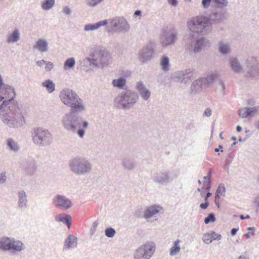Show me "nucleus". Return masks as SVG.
Listing matches in <instances>:
<instances>
[{
    "label": "nucleus",
    "mask_w": 259,
    "mask_h": 259,
    "mask_svg": "<svg viewBox=\"0 0 259 259\" xmlns=\"http://www.w3.org/2000/svg\"><path fill=\"white\" fill-rule=\"evenodd\" d=\"M154 48V42L150 41L140 50L139 59L142 63H146L152 59L155 53Z\"/></svg>",
    "instance_id": "f8f14e48"
},
{
    "label": "nucleus",
    "mask_w": 259,
    "mask_h": 259,
    "mask_svg": "<svg viewBox=\"0 0 259 259\" xmlns=\"http://www.w3.org/2000/svg\"><path fill=\"white\" fill-rule=\"evenodd\" d=\"M211 115V110L210 108H206L204 113L203 116H205L207 117H210Z\"/></svg>",
    "instance_id": "338daca9"
},
{
    "label": "nucleus",
    "mask_w": 259,
    "mask_h": 259,
    "mask_svg": "<svg viewBox=\"0 0 259 259\" xmlns=\"http://www.w3.org/2000/svg\"><path fill=\"white\" fill-rule=\"evenodd\" d=\"M7 149L11 152L16 153L20 149V147L17 142L12 138H9L7 142Z\"/></svg>",
    "instance_id": "bb28decb"
},
{
    "label": "nucleus",
    "mask_w": 259,
    "mask_h": 259,
    "mask_svg": "<svg viewBox=\"0 0 259 259\" xmlns=\"http://www.w3.org/2000/svg\"><path fill=\"white\" fill-rule=\"evenodd\" d=\"M108 24V20H104L103 21H99L94 24H88L84 27V30L85 31H92L97 30L100 28L101 26H105Z\"/></svg>",
    "instance_id": "a878e982"
},
{
    "label": "nucleus",
    "mask_w": 259,
    "mask_h": 259,
    "mask_svg": "<svg viewBox=\"0 0 259 259\" xmlns=\"http://www.w3.org/2000/svg\"><path fill=\"white\" fill-rule=\"evenodd\" d=\"M33 48L37 50L41 53L46 52L49 50L48 42L45 39H38L35 45H34Z\"/></svg>",
    "instance_id": "393cba45"
},
{
    "label": "nucleus",
    "mask_w": 259,
    "mask_h": 259,
    "mask_svg": "<svg viewBox=\"0 0 259 259\" xmlns=\"http://www.w3.org/2000/svg\"><path fill=\"white\" fill-rule=\"evenodd\" d=\"M59 97L61 102L66 106L70 107L71 110L84 109L82 100L74 91L69 88L62 90L60 93Z\"/></svg>",
    "instance_id": "20e7f679"
},
{
    "label": "nucleus",
    "mask_w": 259,
    "mask_h": 259,
    "mask_svg": "<svg viewBox=\"0 0 259 259\" xmlns=\"http://www.w3.org/2000/svg\"><path fill=\"white\" fill-rule=\"evenodd\" d=\"M181 250L179 244H174V245L170 249L169 254L171 256H175L179 253Z\"/></svg>",
    "instance_id": "a19ab883"
},
{
    "label": "nucleus",
    "mask_w": 259,
    "mask_h": 259,
    "mask_svg": "<svg viewBox=\"0 0 259 259\" xmlns=\"http://www.w3.org/2000/svg\"><path fill=\"white\" fill-rule=\"evenodd\" d=\"M245 63L248 68L246 76L247 77H255V70L258 66V61L256 58L253 56L248 57L246 60Z\"/></svg>",
    "instance_id": "dca6fc26"
},
{
    "label": "nucleus",
    "mask_w": 259,
    "mask_h": 259,
    "mask_svg": "<svg viewBox=\"0 0 259 259\" xmlns=\"http://www.w3.org/2000/svg\"><path fill=\"white\" fill-rule=\"evenodd\" d=\"M53 204L56 208L65 210L69 209L72 206L70 199L65 195L57 194L53 198Z\"/></svg>",
    "instance_id": "ddd939ff"
},
{
    "label": "nucleus",
    "mask_w": 259,
    "mask_h": 259,
    "mask_svg": "<svg viewBox=\"0 0 259 259\" xmlns=\"http://www.w3.org/2000/svg\"><path fill=\"white\" fill-rule=\"evenodd\" d=\"M69 165L71 170L78 176L87 175L92 170V163L85 158H73L69 161Z\"/></svg>",
    "instance_id": "0eeeda50"
},
{
    "label": "nucleus",
    "mask_w": 259,
    "mask_h": 259,
    "mask_svg": "<svg viewBox=\"0 0 259 259\" xmlns=\"http://www.w3.org/2000/svg\"><path fill=\"white\" fill-rule=\"evenodd\" d=\"M7 172L5 171H3L0 173V184H3L6 183L7 181Z\"/></svg>",
    "instance_id": "864d4df0"
},
{
    "label": "nucleus",
    "mask_w": 259,
    "mask_h": 259,
    "mask_svg": "<svg viewBox=\"0 0 259 259\" xmlns=\"http://www.w3.org/2000/svg\"><path fill=\"white\" fill-rule=\"evenodd\" d=\"M122 165L123 167L127 170H132L136 166V163L133 159L127 157L122 159Z\"/></svg>",
    "instance_id": "cd10ccee"
},
{
    "label": "nucleus",
    "mask_w": 259,
    "mask_h": 259,
    "mask_svg": "<svg viewBox=\"0 0 259 259\" xmlns=\"http://www.w3.org/2000/svg\"><path fill=\"white\" fill-rule=\"evenodd\" d=\"M87 5L91 7H95L104 0H85Z\"/></svg>",
    "instance_id": "49530a36"
},
{
    "label": "nucleus",
    "mask_w": 259,
    "mask_h": 259,
    "mask_svg": "<svg viewBox=\"0 0 259 259\" xmlns=\"http://www.w3.org/2000/svg\"><path fill=\"white\" fill-rule=\"evenodd\" d=\"M217 80H218V81H219L218 83L221 87L222 91L224 93L225 90V84L223 80H222L221 79H220L219 77Z\"/></svg>",
    "instance_id": "69168bd1"
},
{
    "label": "nucleus",
    "mask_w": 259,
    "mask_h": 259,
    "mask_svg": "<svg viewBox=\"0 0 259 259\" xmlns=\"http://www.w3.org/2000/svg\"><path fill=\"white\" fill-rule=\"evenodd\" d=\"M211 2H212V0H202V4L204 8H206L209 7Z\"/></svg>",
    "instance_id": "0e129e2a"
},
{
    "label": "nucleus",
    "mask_w": 259,
    "mask_h": 259,
    "mask_svg": "<svg viewBox=\"0 0 259 259\" xmlns=\"http://www.w3.org/2000/svg\"><path fill=\"white\" fill-rule=\"evenodd\" d=\"M209 20L202 16L197 17L188 23L190 32L185 36V47L189 52L199 53L210 46V44L208 39L205 37L197 38L199 35L205 34L209 32Z\"/></svg>",
    "instance_id": "f257e3e1"
},
{
    "label": "nucleus",
    "mask_w": 259,
    "mask_h": 259,
    "mask_svg": "<svg viewBox=\"0 0 259 259\" xmlns=\"http://www.w3.org/2000/svg\"><path fill=\"white\" fill-rule=\"evenodd\" d=\"M116 231L112 228H107L105 231V235L108 238H112L115 235Z\"/></svg>",
    "instance_id": "a18cd8bd"
},
{
    "label": "nucleus",
    "mask_w": 259,
    "mask_h": 259,
    "mask_svg": "<svg viewBox=\"0 0 259 259\" xmlns=\"http://www.w3.org/2000/svg\"><path fill=\"white\" fill-rule=\"evenodd\" d=\"M0 117L11 128H18L25 123L24 118L17 102L6 100L0 94Z\"/></svg>",
    "instance_id": "f03ea898"
},
{
    "label": "nucleus",
    "mask_w": 259,
    "mask_h": 259,
    "mask_svg": "<svg viewBox=\"0 0 259 259\" xmlns=\"http://www.w3.org/2000/svg\"><path fill=\"white\" fill-rule=\"evenodd\" d=\"M211 237L212 238V241L213 240H220L222 238V236L220 234L216 233L215 232H212L210 233Z\"/></svg>",
    "instance_id": "bf43d9fd"
},
{
    "label": "nucleus",
    "mask_w": 259,
    "mask_h": 259,
    "mask_svg": "<svg viewBox=\"0 0 259 259\" xmlns=\"http://www.w3.org/2000/svg\"><path fill=\"white\" fill-rule=\"evenodd\" d=\"M162 208L159 205H154L148 207L144 212V218L147 220L159 213Z\"/></svg>",
    "instance_id": "412c9836"
},
{
    "label": "nucleus",
    "mask_w": 259,
    "mask_h": 259,
    "mask_svg": "<svg viewBox=\"0 0 259 259\" xmlns=\"http://www.w3.org/2000/svg\"><path fill=\"white\" fill-rule=\"evenodd\" d=\"M65 220L63 221V223L66 224L67 227L69 229L71 225V217L69 214H65Z\"/></svg>",
    "instance_id": "8fccbe9b"
},
{
    "label": "nucleus",
    "mask_w": 259,
    "mask_h": 259,
    "mask_svg": "<svg viewBox=\"0 0 259 259\" xmlns=\"http://www.w3.org/2000/svg\"><path fill=\"white\" fill-rule=\"evenodd\" d=\"M55 4V0H44L41 4V8L45 11L51 10Z\"/></svg>",
    "instance_id": "72a5a7b5"
},
{
    "label": "nucleus",
    "mask_w": 259,
    "mask_h": 259,
    "mask_svg": "<svg viewBox=\"0 0 259 259\" xmlns=\"http://www.w3.org/2000/svg\"><path fill=\"white\" fill-rule=\"evenodd\" d=\"M88 60L89 61L90 65L91 66L93 67H99L101 66L98 58L96 55H95V58H89Z\"/></svg>",
    "instance_id": "37998d69"
},
{
    "label": "nucleus",
    "mask_w": 259,
    "mask_h": 259,
    "mask_svg": "<svg viewBox=\"0 0 259 259\" xmlns=\"http://www.w3.org/2000/svg\"><path fill=\"white\" fill-rule=\"evenodd\" d=\"M75 64V60L74 58H70L66 60L64 65V69H68L73 68Z\"/></svg>",
    "instance_id": "4c0bfd02"
},
{
    "label": "nucleus",
    "mask_w": 259,
    "mask_h": 259,
    "mask_svg": "<svg viewBox=\"0 0 259 259\" xmlns=\"http://www.w3.org/2000/svg\"><path fill=\"white\" fill-rule=\"evenodd\" d=\"M211 189V181H206L203 182V187L202 189H204L205 191H209Z\"/></svg>",
    "instance_id": "13d9d810"
},
{
    "label": "nucleus",
    "mask_w": 259,
    "mask_h": 259,
    "mask_svg": "<svg viewBox=\"0 0 259 259\" xmlns=\"http://www.w3.org/2000/svg\"><path fill=\"white\" fill-rule=\"evenodd\" d=\"M20 32L18 29H15L10 35L8 36L7 42L15 43L20 39Z\"/></svg>",
    "instance_id": "7c9ffc66"
},
{
    "label": "nucleus",
    "mask_w": 259,
    "mask_h": 259,
    "mask_svg": "<svg viewBox=\"0 0 259 259\" xmlns=\"http://www.w3.org/2000/svg\"><path fill=\"white\" fill-rule=\"evenodd\" d=\"M77 244H65L63 250H67L76 247Z\"/></svg>",
    "instance_id": "052dcab7"
},
{
    "label": "nucleus",
    "mask_w": 259,
    "mask_h": 259,
    "mask_svg": "<svg viewBox=\"0 0 259 259\" xmlns=\"http://www.w3.org/2000/svg\"><path fill=\"white\" fill-rule=\"evenodd\" d=\"M54 67V64L51 62L46 63L45 69L47 71H50Z\"/></svg>",
    "instance_id": "e2e57ef3"
},
{
    "label": "nucleus",
    "mask_w": 259,
    "mask_h": 259,
    "mask_svg": "<svg viewBox=\"0 0 259 259\" xmlns=\"http://www.w3.org/2000/svg\"><path fill=\"white\" fill-rule=\"evenodd\" d=\"M18 207L19 208H25L28 206L27 196L24 190L18 192Z\"/></svg>",
    "instance_id": "5701e85b"
},
{
    "label": "nucleus",
    "mask_w": 259,
    "mask_h": 259,
    "mask_svg": "<svg viewBox=\"0 0 259 259\" xmlns=\"http://www.w3.org/2000/svg\"><path fill=\"white\" fill-rule=\"evenodd\" d=\"M82 111L71 110V111L66 113L62 119L64 128L68 131L76 133L80 138L84 137L85 129L89 126V122L83 120L77 113Z\"/></svg>",
    "instance_id": "7ed1b4c3"
},
{
    "label": "nucleus",
    "mask_w": 259,
    "mask_h": 259,
    "mask_svg": "<svg viewBox=\"0 0 259 259\" xmlns=\"http://www.w3.org/2000/svg\"><path fill=\"white\" fill-rule=\"evenodd\" d=\"M99 225L98 221H95L92 225V227L90 229V234L91 235H93L96 231L97 228Z\"/></svg>",
    "instance_id": "6e6d98bb"
},
{
    "label": "nucleus",
    "mask_w": 259,
    "mask_h": 259,
    "mask_svg": "<svg viewBox=\"0 0 259 259\" xmlns=\"http://www.w3.org/2000/svg\"><path fill=\"white\" fill-rule=\"evenodd\" d=\"M65 214L66 213L63 214H57L55 218V220L57 222H63L64 220H65Z\"/></svg>",
    "instance_id": "4d7b16f0"
},
{
    "label": "nucleus",
    "mask_w": 259,
    "mask_h": 259,
    "mask_svg": "<svg viewBox=\"0 0 259 259\" xmlns=\"http://www.w3.org/2000/svg\"><path fill=\"white\" fill-rule=\"evenodd\" d=\"M22 165L25 173L28 175L32 176L37 170V162L34 158L28 157L26 159L22 162Z\"/></svg>",
    "instance_id": "2eb2a0df"
},
{
    "label": "nucleus",
    "mask_w": 259,
    "mask_h": 259,
    "mask_svg": "<svg viewBox=\"0 0 259 259\" xmlns=\"http://www.w3.org/2000/svg\"><path fill=\"white\" fill-rule=\"evenodd\" d=\"M101 67L108 65L111 59L109 53L106 50H100L96 53Z\"/></svg>",
    "instance_id": "aec40b11"
},
{
    "label": "nucleus",
    "mask_w": 259,
    "mask_h": 259,
    "mask_svg": "<svg viewBox=\"0 0 259 259\" xmlns=\"http://www.w3.org/2000/svg\"><path fill=\"white\" fill-rule=\"evenodd\" d=\"M203 88V87L200 79H196L194 80L191 84L190 89L191 94H195L199 93Z\"/></svg>",
    "instance_id": "2f4dec72"
},
{
    "label": "nucleus",
    "mask_w": 259,
    "mask_h": 259,
    "mask_svg": "<svg viewBox=\"0 0 259 259\" xmlns=\"http://www.w3.org/2000/svg\"><path fill=\"white\" fill-rule=\"evenodd\" d=\"M136 89L144 100L147 101L150 98L151 92L147 89L146 85L142 81H138L136 83Z\"/></svg>",
    "instance_id": "6ab92c4d"
},
{
    "label": "nucleus",
    "mask_w": 259,
    "mask_h": 259,
    "mask_svg": "<svg viewBox=\"0 0 259 259\" xmlns=\"http://www.w3.org/2000/svg\"><path fill=\"white\" fill-rule=\"evenodd\" d=\"M235 156V153L233 151H231L227 155V157L225 161V169L226 170H227L228 172L229 171V167L230 165L231 164L232 161L233 160Z\"/></svg>",
    "instance_id": "f704fd0d"
},
{
    "label": "nucleus",
    "mask_w": 259,
    "mask_h": 259,
    "mask_svg": "<svg viewBox=\"0 0 259 259\" xmlns=\"http://www.w3.org/2000/svg\"><path fill=\"white\" fill-rule=\"evenodd\" d=\"M230 64L232 70L235 73H240L243 70L242 65L240 64L238 60L236 58L231 59Z\"/></svg>",
    "instance_id": "c85d7f7f"
},
{
    "label": "nucleus",
    "mask_w": 259,
    "mask_h": 259,
    "mask_svg": "<svg viewBox=\"0 0 259 259\" xmlns=\"http://www.w3.org/2000/svg\"><path fill=\"white\" fill-rule=\"evenodd\" d=\"M160 65L164 71H167L169 67V60L168 57L163 56L161 59Z\"/></svg>",
    "instance_id": "e433bc0d"
},
{
    "label": "nucleus",
    "mask_w": 259,
    "mask_h": 259,
    "mask_svg": "<svg viewBox=\"0 0 259 259\" xmlns=\"http://www.w3.org/2000/svg\"><path fill=\"white\" fill-rule=\"evenodd\" d=\"M247 117L254 116L258 111L259 106H255L253 107H246Z\"/></svg>",
    "instance_id": "58836bf2"
},
{
    "label": "nucleus",
    "mask_w": 259,
    "mask_h": 259,
    "mask_svg": "<svg viewBox=\"0 0 259 259\" xmlns=\"http://www.w3.org/2000/svg\"><path fill=\"white\" fill-rule=\"evenodd\" d=\"M155 248V244H143L135 250L134 258L150 259L153 255Z\"/></svg>",
    "instance_id": "9b49d317"
},
{
    "label": "nucleus",
    "mask_w": 259,
    "mask_h": 259,
    "mask_svg": "<svg viewBox=\"0 0 259 259\" xmlns=\"http://www.w3.org/2000/svg\"><path fill=\"white\" fill-rule=\"evenodd\" d=\"M216 218L214 213L211 212L209 213L207 217L204 219V223L208 224L210 223H213L215 221Z\"/></svg>",
    "instance_id": "c03bdc74"
},
{
    "label": "nucleus",
    "mask_w": 259,
    "mask_h": 259,
    "mask_svg": "<svg viewBox=\"0 0 259 259\" xmlns=\"http://www.w3.org/2000/svg\"><path fill=\"white\" fill-rule=\"evenodd\" d=\"M71 12L72 11L68 6H65L63 9V13L65 15H70L71 14Z\"/></svg>",
    "instance_id": "680f3d73"
},
{
    "label": "nucleus",
    "mask_w": 259,
    "mask_h": 259,
    "mask_svg": "<svg viewBox=\"0 0 259 259\" xmlns=\"http://www.w3.org/2000/svg\"><path fill=\"white\" fill-rule=\"evenodd\" d=\"M197 72L194 69H186L184 70L176 72L174 74V77L178 81L191 79L197 76Z\"/></svg>",
    "instance_id": "4468645a"
},
{
    "label": "nucleus",
    "mask_w": 259,
    "mask_h": 259,
    "mask_svg": "<svg viewBox=\"0 0 259 259\" xmlns=\"http://www.w3.org/2000/svg\"><path fill=\"white\" fill-rule=\"evenodd\" d=\"M0 243H22L21 241L16 240L14 238L3 236L0 239Z\"/></svg>",
    "instance_id": "ea45409f"
},
{
    "label": "nucleus",
    "mask_w": 259,
    "mask_h": 259,
    "mask_svg": "<svg viewBox=\"0 0 259 259\" xmlns=\"http://www.w3.org/2000/svg\"><path fill=\"white\" fill-rule=\"evenodd\" d=\"M212 3L215 5L220 8H223L227 6L228 2L227 0H212Z\"/></svg>",
    "instance_id": "79ce46f5"
},
{
    "label": "nucleus",
    "mask_w": 259,
    "mask_h": 259,
    "mask_svg": "<svg viewBox=\"0 0 259 259\" xmlns=\"http://www.w3.org/2000/svg\"><path fill=\"white\" fill-rule=\"evenodd\" d=\"M209 21V25L208 26V31L209 32L211 29V23L219 22L222 21L224 18V14L221 12H214L209 15V18L205 17Z\"/></svg>",
    "instance_id": "b1692460"
},
{
    "label": "nucleus",
    "mask_w": 259,
    "mask_h": 259,
    "mask_svg": "<svg viewBox=\"0 0 259 259\" xmlns=\"http://www.w3.org/2000/svg\"><path fill=\"white\" fill-rule=\"evenodd\" d=\"M108 27L112 32H126L129 31L130 26L122 17H116L108 22Z\"/></svg>",
    "instance_id": "9d476101"
},
{
    "label": "nucleus",
    "mask_w": 259,
    "mask_h": 259,
    "mask_svg": "<svg viewBox=\"0 0 259 259\" xmlns=\"http://www.w3.org/2000/svg\"><path fill=\"white\" fill-rule=\"evenodd\" d=\"M32 138L33 143L41 147L50 146L53 141L51 133L47 129L41 127L33 129Z\"/></svg>",
    "instance_id": "6e6552de"
},
{
    "label": "nucleus",
    "mask_w": 259,
    "mask_h": 259,
    "mask_svg": "<svg viewBox=\"0 0 259 259\" xmlns=\"http://www.w3.org/2000/svg\"><path fill=\"white\" fill-rule=\"evenodd\" d=\"M43 87L46 88L49 93H53L55 90V84L50 79H47L41 83Z\"/></svg>",
    "instance_id": "473e14b6"
},
{
    "label": "nucleus",
    "mask_w": 259,
    "mask_h": 259,
    "mask_svg": "<svg viewBox=\"0 0 259 259\" xmlns=\"http://www.w3.org/2000/svg\"><path fill=\"white\" fill-rule=\"evenodd\" d=\"M139 96L134 92H123L115 98L114 106L118 109H129L138 101Z\"/></svg>",
    "instance_id": "39448f33"
},
{
    "label": "nucleus",
    "mask_w": 259,
    "mask_h": 259,
    "mask_svg": "<svg viewBox=\"0 0 259 259\" xmlns=\"http://www.w3.org/2000/svg\"><path fill=\"white\" fill-rule=\"evenodd\" d=\"M0 94L5 97L6 100H11L13 102H16L14 98L16 93L14 89L11 85L6 84L0 90Z\"/></svg>",
    "instance_id": "f3484780"
},
{
    "label": "nucleus",
    "mask_w": 259,
    "mask_h": 259,
    "mask_svg": "<svg viewBox=\"0 0 259 259\" xmlns=\"http://www.w3.org/2000/svg\"><path fill=\"white\" fill-rule=\"evenodd\" d=\"M209 205V204L208 202L205 201V202L201 203L200 204V207L201 209H205L208 207Z\"/></svg>",
    "instance_id": "774afa93"
},
{
    "label": "nucleus",
    "mask_w": 259,
    "mask_h": 259,
    "mask_svg": "<svg viewBox=\"0 0 259 259\" xmlns=\"http://www.w3.org/2000/svg\"><path fill=\"white\" fill-rule=\"evenodd\" d=\"M113 87L119 89H126V79L120 77L117 79H113L112 82Z\"/></svg>",
    "instance_id": "c756f323"
},
{
    "label": "nucleus",
    "mask_w": 259,
    "mask_h": 259,
    "mask_svg": "<svg viewBox=\"0 0 259 259\" xmlns=\"http://www.w3.org/2000/svg\"><path fill=\"white\" fill-rule=\"evenodd\" d=\"M218 47L219 52L223 54H226L230 51L229 45L224 43L222 41L219 42Z\"/></svg>",
    "instance_id": "c9c22d12"
},
{
    "label": "nucleus",
    "mask_w": 259,
    "mask_h": 259,
    "mask_svg": "<svg viewBox=\"0 0 259 259\" xmlns=\"http://www.w3.org/2000/svg\"><path fill=\"white\" fill-rule=\"evenodd\" d=\"M178 176L179 172L176 170L171 171L167 168H162L154 172L151 179L155 184L163 186L171 183Z\"/></svg>",
    "instance_id": "423d86ee"
},
{
    "label": "nucleus",
    "mask_w": 259,
    "mask_h": 259,
    "mask_svg": "<svg viewBox=\"0 0 259 259\" xmlns=\"http://www.w3.org/2000/svg\"><path fill=\"white\" fill-rule=\"evenodd\" d=\"M202 239L204 243H211L212 238L210 233H206L204 234Z\"/></svg>",
    "instance_id": "5fc2aeb1"
},
{
    "label": "nucleus",
    "mask_w": 259,
    "mask_h": 259,
    "mask_svg": "<svg viewBox=\"0 0 259 259\" xmlns=\"http://www.w3.org/2000/svg\"><path fill=\"white\" fill-rule=\"evenodd\" d=\"M246 111V107L240 109L238 111L239 116L242 118H247Z\"/></svg>",
    "instance_id": "603ef678"
},
{
    "label": "nucleus",
    "mask_w": 259,
    "mask_h": 259,
    "mask_svg": "<svg viewBox=\"0 0 259 259\" xmlns=\"http://www.w3.org/2000/svg\"><path fill=\"white\" fill-rule=\"evenodd\" d=\"M24 244H0V249L3 251H9L13 254L24 249Z\"/></svg>",
    "instance_id": "a211bd4d"
},
{
    "label": "nucleus",
    "mask_w": 259,
    "mask_h": 259,
    "mask_svg": "<svg viewBox=\"0 0 259 259\" xmlns=\"http://www.w3.org/2000/svg\"><path fill=\"white\" fill-rule=\"evenodd\" d=\"M218 78V74L215 73H211L206 77L200 78L203 88L209 87L214 81L217 80Z\"/></svg>",
    "instance_id": "4be33fe9"
},
{
    "label": "nucleus",
    "mask_w": 259,
    "mask_h": 259,
    "mask_svg": "<svg viewBox=\"0 0 259 259\" xmlns=\"http://www.w3.org/2000/svg\"><path fill=\"white\" fill-rule=\"evenodd\" d=\"M77 238L73 235H69L66 239L65 243H77Z\"/></svg>",
    "instance_id": "09e8293b"
},
{
    "label": "nucleus",
    "mask_w": 259,
    "mask_h": 259,
    "mask_svg": "<svg viewBox=\"0 0 259 259\" xmlns=\"http://www.w3.org/2000/svg\"><path fill=\"white\" fill-rule=\"evenodd\" d=\"M216 192L218 194H220L222 195H223L226 192V188L223 184H220L218 187L217 188V189L216 190Z\"/></svg>",
    "instance_id": "3c124183"
},
{
    "label": "nucleus",
    "mask_w": 259,
    "mask_h": 259,
    "mask_svg": "<svg viewBox=\"0 0 259 259\" xmlns=\"http://www.w3.org/2000/svg\"><path fill=\"white\" fill-rule=\"evenodd\" d=\"M178 30L172 26L167 27L162 30L161 35V44L167 47L174 44L178 39Z\"/></svg>",
    "instance_id": "1a4fd4ad"
},
{
    "label": "nucleus",
    "mask_w": 259,
    "mask_h": 259,
    "mask_svg": "<svg viewBox=\"0 0 259 259\" xmlns=\"http://www.w3.org/2000/svg\"><path fill=\"white\" fill-rule=\"evenodd\" d=\"M254 228L253 227H249L247 229L248 232L244 235V236L247 238H250L254 235Z\"/></svg>",
    "instance_id": "de8ad7c7"
}]
</instances>
